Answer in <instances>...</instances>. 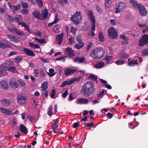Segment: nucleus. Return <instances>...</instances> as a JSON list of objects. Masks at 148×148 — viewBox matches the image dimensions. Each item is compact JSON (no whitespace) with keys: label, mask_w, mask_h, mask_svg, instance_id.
<instances>
[{"label":"nucleus","mask_w":148,"mask_h":148,"mask_svg":"<svg viewBox=\"0 0 148 148\" xmlns=\"http://www.w3.org/2000/svg\"><path fill=\"white\" fill-rule=\"evenodd\" d=\"M114 9L115 13H120L126 7L125 3L122 1L118 2L115 3Z\"/></svg>","instance_id":"39448f33"},{"label":"nucleus","mask_w":148,"mask_h":148,"mask_svg":"<svg viewBox=\"0 0 148 148\" xmlns=\"http://www.w3.org/2000/svg\"><path fill=\"white\" fill-rule=\"evenodd\" d=\"M84 125H85L86 127H92L94 125V123L92 122L88 123L87 124L86 123H84Z\"/></svg>","instance_id":"864d4df0"},{"label":"nucleus","mask_w":148,"mask_h":148,"mask_svg":"<svg viewBox=\"0 0 148 148\" xmlns=\"http://www.w3.org/2000/svg\"><path fill=\"white\" fill-rule=\"evenodd\" d=\"M85 88L84 89V94L87 96H90L93 94L95 90L94 83L92 82H88L84 84Z\"/></svg>","instance_id":"f03ea898"},{"label":"nucleus","mask_w":148,"mask_h":148,"mask_svg":"<svg viewBox=\"0 0 148 148\" xmlns=\"http://www.w3.org/2000/svg\"><path fill=\"white\" fill-rule=\"evenodd\" d=\"M77 71V69L75 67H69L66 68L64 73L65 76H68L73 74Z\"/></svg>","instance_id":"6e6552de"},{"label":"nucleus","mask_w":148,"mask_h":148,"mask_svg":"<svg viewBox=\"0 0 148 148\" xmlns=\"http://www.w3.org/2000/svg\"><path fill=\"white\" fill-rule=\"evenodd\" d=\"M55 27L56 28V31H55V32H57L58 33L60 32L59 30L60 28V25L57 24L56 25H55Z\"/></svg>","instance_id":"680f3d73"},{"label":"nucleus","mask_w":148,"mask_h":148,"mask_svg":"<svg viewBox=\"0 0 148 148\" xmlns=\"http://www.w3.org/2000/svg\"><path fill=\"white\" fill-rule=\"evenodd\" d=\"M13 8L14 10L16 11L17 12L18 11L19 9L21 7L20 4H18L16 5H13Z\"/></svg>","instance_id":"79ce46f5"},{"label":"nucleus","mask_w":148,"mask_h":148,"mask_svg":"<svg viewBox=\"0 0 148 148\" xmlns=\"http://www.w3.org/2000/svg\"><path fill=\"white\" fill-rule=\"evenodd\" d=\"M104 66V62H99L96 64L95 67L96 68L100 69L103 67Z\"/></svg>","instance_id":"c756f323"},{"label":"nucleus","mask_w":148,"mask_h":148,"mask_svg":"<svg viewBox=\"0 0 148 148\" xmlns=\"http://www.w3.org/2000/svg\"><path fill=\"white\" fill-rule=\"evenodd\" d=\"M19 129L20 130L25 134H27L28 132V130H27L26 127L25 126L21 124L20 126Z\"/></svg>","instance_id":"b1692460"},{"label":"nucleus","mask_w":148,"mask_h":148,"mask_svg":"<svg viewBox=\"0 0 148 148\" xmlns=\"http://www.w3.org/2000/svg\"><path fill=\"white\" fill-rule=\"evenodd\" d=\"M8 30L10 32L14 31L16 34L20 36H23L25 35V34L24 33L22 32L21 31L18 30L16 27L12 28V27H9L8 28Z\"/></svg>","instance_id":"4468645a"},{"label":"nucleus","mask_w":148,"mask_h":148,"mask_svg":"<svg viewBox=\"0 0 148 148\" xmlns=\"http://www.w3.org/2000/svg\"><path fill=\"white\" fill-rule=\"evenodd\" d=\"M74 62H78L79 63L83 62V57L79 58V57H77L75 59Z\"/></svg>","instance_id":"2f4dec72"},{"label":"nucleus","mask_w":148,"mask_h":148,"mask_svg":"<svg viewBox=\"0 0 148 148\" xmlns=\"http://www.w3.org/2000/svg\"><path fill=\"white\" fill-rule=\"evenodd\" d=\"M89 25L88 22H85L84 24V31H87L89 29Z\"/></svg>","instance_id":"58836bf2"},{"label":"nucleus","mask_w":148,"mask_h":148,"mask_svg":"<svg viewBox=\"0 0 148 148\" xmlns=\"http://www.w3.org/2000/svg\"><path fill=\"white\" fill-rule=\"evenodd\" d=\"M32 15L36 18L41 20V14L39 11L34 10L32 12Z\"/></svg>","instance_id":"4be33fe9"},{"label":"nucleus","mask_w":148,"mask_h":148,"mask_svg":"<svg viewBox=\"0 0 148 148\" xmlns=\"http://www.w3.org/2000/svg\"><path fill=\"white\" fill-rule=\"evenodd\" d=\"M105 53V51L103 49L99 47L92 50L91 52L90 55L94 59H100L104 56Z\"/></svg>","instance_id":"7ed1b4c3"},{"label":"nucleus","mask_w":148,"mask_h":148,"mask_svg":"<svg viewBox=\"0 0 148 148\" xmlns=\"http://www.w3.org/2000/svg\"><path fill=\"white\" fill-rule=\"evenodd\" d=\"M17 101L20 104H25L27 102V99L21 95H19L17 97Z\"/></svg>","instance_id":"9b49d317"},{"label":"nucleus","mask_w":148,"mask_h":148,"mask_svg":"<svg viewBox=\"0 0 148 148\" xmlns=\"http://www.w3.org/2000/svg\"><path fill=\"white\" fill-rule=\"evenodd\" d=\"M129 57V55L127 53H123L121 55V59L127 58Z\"/></svg>","instance_id":"49530a36"},{"label":"nucleus","mask_w":148,"mask_h":148,"mask_svg":"<svg viewBox=\"0 0 148 148\" xmlns=\"http://www.w3.org/2000/svg\"><path fill=\"white\" fill-rule=\"evenodd\" d=\"M64 53L65 55H67L66 57L68 56L69 57H71L74 56L75 55L73 52V50L70 47H67L66 48Z\"/></svg>","instance_id":"2eb2a0df"},{"label":"nucleus","mask_w":148,"mask_h":148,"mask_svg":"<svg viewBox=\"0 0 148 148\" xmlns=\"http://www.w3.org/2000/svg\"><path fill=\"white\" fill-rule=\"evenodd\" d=\"M29 11L27 9H23L21 10V13L24 14H26L28 13Z\"/></svg>","instance_id":"69168bd1"},{"label":"nucleus","mask_w":148,"mask_h":148,"mask_svg":"<svg viewBox=\"0 0 148 148\" xmlns=\"http://www.w3.org/2000/svg\"><path fill=\"white\" fill-rule=\"evenodd\" d=\"M42 16L41 17V20L45 19L47 17L48 15V11L47 8H45L42 12Z\"/></svg>","instance_id":"412c9836"},{"label":"nucleus","mask_w":148,"mask_h":148,"mask_svg":"<svg viewBox=\"0 0 148 148\" xmlns=\"http://www.w3.org/2000/svg\"><path fill=\"white\" fill-rule=\"evenodd\" d=\"M7 37L11 41L13 42H14L17 43L19 41V40L18 38L12 35L8 34L7 35Z\"/></svg>","instance_id":"aec40b11"},{"label":"nucleus","mask_w":148,"mask_h":148,"mask_svg":"<svg viewBox=\"0 0 148 148\" xmlns=\"http://www.w3.org/2000/svg\"><path fill=\"white\" fill-rule=\"evenodd\" d=\"M9 84L10 86L12 88L14 89L17 88L19 86L16 80L14 78L10 79L9 82Z\"/></svg>","instance_id":"9d476101"},{"label":"nucleus","mask_w":148,"mask_h":148,"mask_svg":"<svg viewBox=\"0 0 148 148\" xmlns=\"http://www.w3.org/2000/svg\"><path fill=\"white\" fill-rule=\"evenodd\" d=\"M23 52L28 56H35L34 52L32 51L28 48H23Z\"/></svg>","instance_id":"dca6fc26"},{"label":"nucleus","mask_w":148,"mask_h":148,"mask_svg":"<svg viewBox=\"0 0 148 148\" xmlns=\"http://www.w3.org/2000/svg\"><path fill=\"white\" fill-rule=\"evenodd\" d=\"M120 38L123 40L121 42L122 45H127L129 43L128 37L125 35H121L120 36Z\"/></svg>","instance_id":"f3484780"},{"label":"nucleus","mask_w":148,"mask_h":148,"mask_svg":"<svg viewBox=\"0 0 148 148\" xmlns=\"http://www.w3.org/2000/svg\"><path fill=\"white\" fill-rule=\"evenodd\" d=\"M68 91L67 90H66L62 94V97L63 98H65L68 94Z\"/></svg>","instance_id":"774afa93"},{"label":"nucleus","mask_w":148,"mask_h":148,"mask_svg":"<svg viewBox=\"0 0 148 148\" xmlns=\"http://www.w3.org/2000/svg\"><path fill=\"white\" fill-rule=\"evenodd\" d=\"M19 83L21 87H24L25 86L26 83L23 80L21 79H19L18 80Z\"/></svg>","instance_id":"a19ab883"},{"label":"nucleus","mask_w":148,"mask_h":148,"mask_svg":"<svg viewBox=\"0 0 148 148\" xmlns=\"http://www.w3.org/2000/svg\"><path fill=\"white\" fill-rule=\"evenodd\" d=\"M0 110L2 112L6 115H9L12 113V111L9 109H6L3 107L0 108Z\"/></svg>","instance_id":"5701e85b"},{"label":"nucleus","mask_w":148,"mask_h":148,"mask_svg":"<svg viewBox=\"0 0 148 148\" xmlns=\"http://www.w3.org/2000/svg\"><path fill=\"white\" fill-rule=\"evenodd\" d=\"M34 39H35V40L38 41V42H39V43H40L41 44H43L45 42V40L44 38H41L40 39H39L38 38H34Z\"/></svg>","instance_id":"c03bdc74"},{"label":"nucleus","mask_w":148,"mask_h":148,"mask_svg":"<svg viewBox=\"0 0 148 148\" xmlns=\"http://www.w3.org/2000/svg\"><path fill=\"white\" fill-rule=\"evenodd\" d=\"M124 60H120L116 61L115 63L118 65H122L124 63Z\"/></svg>","instance_id":"de8ad7c7"},{"label":"nucleus","mask_w":148,"mask_h":148,"mask_svg":"<svg viewBox=\"0 0 148 148\" xmlns=\"http://www.w3.org/2000/svg\"><path fill=\"white\" fill-rule=\"evenodd\" d=\"M36 1L38 4V6L41 8L43 5V3L42 0H36Z\"/></svg>","instance_id":"09e8293b"},{"label":"nucleus","mask_w":148,"mask_h":148,"mask_svg":"<svg viewBox=\"0 0 148 148\" xmlns=\"http://www.w3.org/2000/svg\"><path fill=\"white\" fill-rule=\"evenodd\" d=\"M49 71V73H48V74L50 77H52L56 74V73H54V70L53 69H50Z\"/></svg>","instance_id":"c9c22d12"},{"label":"nucleus","mask_w":148,"mask_h":148,"mask_svg":"<svg viewBox=\"0 0 148 148\" xmlns=\"http://www.w3.org/2000/svg\"><path fill=\"white\" fill-rule=\"evenodd\" d=\"M56 93V91L55 89H52L51 92V97L52 98H53L55 96Z\"/></svg>","instance_id":"13d9d810"},{"label":"nucleus","mask_w":148,"mask_h":148,"mask_svg":"<svg viewBox=\"0 0 148 148\" xmlns=\"http://www.w3.org/2000/svg\"><path fill=\"white\" fill-rule=\"evenodd\" d=\"M77 79V78H75L70 80L69 79L66 80L64 81L62 84L61 85L60 87H63L66 85H70L74 83Z\"/></svg>","instance_id":"ddd939ff"},{"label":"nucleus","mask_w":148,"mask_h":148,"mask_svg":"<svg viewBox=\"0 0 148 148\" xmlns=\"http://www.w3.org/2000/svg\"><path fill=\"white\" fill-rule=\"evenodd\" d=\"M3 64L0 65V77H3L6 75L7 73L3 69Z\"/></svg>","instance_id":"a878e982"},{"label":"nucleus","mask_w":148,"mask_h":148,"mask_svg":"<svg viewBox=\"0 0 148 148\" xmlns=\"http://www.w3.org/2000/svg\"><path fill=\"white\" fill-rule=\"evenodd\" d=\"M15 59L16 61V62H19L22 59V58L20 56H17L15 58Z\"/></svg>","instance_id":"0e129e2a"},{"label":"nucleus","mask_w":148,"mask_h":148,"mask_svg":"<svg viewBox=\"0 0 148 148\" xmlns=\"http://www.w3.org/2000/svg\"><path fill=\"white\" fill-rule=\"evenodd\" d=\"M109 37L111 39H114L117 38L118 33L116 30L113 27H110L108 31Z\"/></svg>","instance_id":"423d86ee"},{"label":"nucleus","mask_w":148,"mask_h":148,"mask_svg":"<svg viewBox=\"0 0 148 148\" xmlns=\"http://www.w3.org/2000/svg\"><path fill=\"white\" fill-rule=\"evenodd\" d=\"M81 36L80 35L78 36L76 38V40L78 42L79 44H82V41L81 39Z\"/></svg>","instance_id":"3c124183"},{"label":"nucleus","mask_w":148,"mask_h":148,"mask_svg":"<svg viewBox=\"0 0 148 148\" xmlns=\"http://www.w3.org/2000/svg\"><path fill=\"white\" fill-rule=\"evenodd\" d=\"M29 44L30 47H32L34 49H39L40 48L39 45L37 44H35L32 42H29Z\"/></svg>","instance_id":"f704fd0d"},{"label":"nucleus","mask_w":148,"mask_h":148,"mask_svg":"<svg viewBox=\"0 0 148 148\" xmlns=\"http://www.w3.org/2000/svg\"><path fill=\"white\" fill-rule=\"evenodd\" d=\"M63 36V33H62L61 34L56 36V41L59 45H61L62 43Z\"/></svg>","instance_id":"a211bd4d"},{"label":"nucleus","mask_w":148,"mask_h":148,"mask_svg":"<svg viewBox=\"0 0 148 148\" xmlns=\"http://www.w3.org/2000/svg\"><path fill=\"white\" fill-rule=\"evenodd\" d=\"M11 102L10 99L3 98L1 100V103L3 106L7 107L9 105Z\"/></svg>","instance_id":"6ab92c4d"},{"label":"nucleus","mask_w":148,"mask_h":148,"mask_svg":"<svg viewBox=\"0 0 148 148\" xmlns=\"http://www.w3.org/2000/svg\"><path fill=\"white\" fill-rule=\"evenodd\" d=\"M27 118L31 121H32L35 119V117L34 116H32L30 115L27 116Z\"/></svg>","instance_id":"052dcab7"},{"label":"nucleus","mask_w":148,"mask_h":148,"mask_svg":"<svg viewBox=\"0 0 148 148\" xmlns=\"http://www.w3.org/2000/svg\"><path fill=\"white\" fill-rule=\"evenodd\" d=\"M5 64L8 65H12L13 64V62L10 60H8L5 62Z\"/></svg>","instance_id":"e2e57ef3"},{"label":"nucleus","mask_w":148,"mask_h":148,"mask_svg":"<svg viewBox=\"0 0 148 148\" xmlns=\"http://www.w3.org/2000/svg\"><path fill=\"white\" fill-rule=\"evenodd\" d=\"M53 108L51 106H50L48 108V114L49 116H51L53 114V112L52 111Z\"/></svg>","instance_id":"a18cd8bd"},{"label":"nucleus","mask_w":148,"mask_h":148,"mask_svg":"<svg viewBox=\"0 0 148 148\" xmlns=\"http://www.w3.org/2000/svg\"><path fill=\"white\" fill-rule=\"evenodd\" d=\"M8 45L4 43L1 41H0V48L2 49H5L8 47Z\"/></svg>","instance_id":"473e14b6"},{"label":"nucleus","mask_w":148,"mask_h":148,"mask_svg":"<svg viewBox=\"0 0 148 148\" xmlns=\"http://www.w3.org/2000/svg\"><path fill=\"white\" fill-rule=\"evenodd\" d=\"M112 3L111 0H105V5L106 8H110Z\"/></svg>","instance_id":"72a5a7b5"},{"label":"nucleus","mask_w":148,"mask_h":148,"mask_svg":"<svg viewBox=\"0 0 148 148\" xmlns=\"http://www.w3.org/2000/svg\"><path fill=\"white\" fill-rule=\"evenodd\" d=\"M98 77L97 76L93 74H91L88 76V79H90L92 81H95L97 80Z\"/></svg>","instance_id":"c85d7f7f"},{"label":"nucleus","mask_w":148,"mask_h":148,"mask_svg":"<svg viewBox=\"0 0 148 148\" xmlns=\"http://www.w3.org/2000/svg\"><path fill=\"white\" fill-rule=\"evenodd\" d=\"M138 64L137 61L136 60H132V61L129 62L128 63V65L130 66H132L134 64Z\"/></svg>","instance_id":"4c0bfd02"},{"label":"nucleus","mask_w":148,"mask_h":148,"mask_svg":"<svg viewBox=\"0 0 148 148\" xmlns=\"http://www.w3.org/2000/svg\"><path fill=\"white\" fill-rule=\"evenodd\" d=\"M112 56L106 55V56L105 58L103 59V60H105L106 62H107V63H108L110 61L112 60Z\"/></svg>","instance_id":"cd10ccee"},{"label":"nucleus","mask_w":148,"mask_h":148,"mask_svg":"<svg viewBox=\"0 0 148 148\" xmlns=\"http://www.w3.org/2000/svg\"><path fill=\"white\" fill-rule=\"evenodd\" d=\"M40 76V77L43 78L45 76V74L42 69H40L39 71Z\"/></svg>","instance_id":"37998d69"},{"label":"nucleus","mask_w":148,"mask_h":148,"mask_svg":"<svg viewBox=\"0 0 148 148\" xmlns=\"http://www.w3.org/2000/svg\"><path fill=\"white\" fill-rule=\"evenodd\" d=\"M104 90H103L101 91H100L97 97L98 98V99L101 98L103 97V95L104 93Z\"/></svg>","instance_id":"8fccbe9b"},{"label":"nucleus","mask_w":148,"mask_h":148,"mask_svg":"<svg viewBox=\"0 0 148 148\" xmlns=\"http://www.w3.org/2000/svg\"><path fill=\"white\" fill-rule=\"evenodd\" d=\"M21 5L23 8L26 9L28 7V4L26 2H22Z\"/></svg>","instance_id":"bf43d9fd"},{"label":"nucleus","mask_w":148,"mask_h":148,"mask_svg":"<svg viewBox=\"0 0 148 148\" xmlns=\"http://www.w3.org/2000/svg\"><path fill=\"white\" fill-rule=\"evenodd\" d=\"M48 83L47 81L43 83L41 86V87L42 88V91H45L48 88L47 84Z\"/></svg>","instance_id":"7c9ffc66"},{"label":"nucleus","mask_w":148,"mask_h":148,"mask_svg":"<svg viewBox=\"0 0 148 148\" xmlns=\"http://www.w3.org/2000/svg\"><path fill=\"white\" fill-rule=\"evenodd\" d=\"M7 71L12 72L13 73H16L17 72L16 68L14 66H10L8 67V69Z\"/></svg>","instance_id":"bb28decb"},{"label":"nucleus","mask_w":148,"mask_h":148,"mask_svg":"<svg viewBox=\"0 0 148 148\" xmlns=\"http://www.w3.org/2000/svg\"><path fill=\"white\" fill-rule=\"evenodd\" d=\"M88 15L89 21L91 23V28L90 30L88 31V35L89 36H94L95 35L94 32V31L95 30V20L92 12L91 10L89 11Z\"/></svg>","instance_id":"f257e3e1"},{"label":"nucleus","mask_w":148,"mask_h":148,"mask_svg":"<svg viewBox=\"0 0 148 148\" xmlns=\"http://www.w3.org/2000/svg\"><path fill=\"white\" fill-rule=\"evenodd\" d=\"M142 53L145 56L148 55V48H146L144 49Z\"/></svg>","instance_id":"5fc2aeb1"},{"label":"nucleus","mask_w":148,"mask_h":148,"mask_svg":"<svg viewBox=\"0 0 148 148\" xmlns=\"http://www.w3.org/2000/svg\"><path fill=\"white\" fill-rule=\"evenodd\" d=\"M0 87L3 91H7L9 88L8 82L5 80H1L0 81Z\"/></svg>","instance_id":"1a4fd4ad"},{"label":"nucleus","mask_w":148,"mask_h":148,"mask_svg":"<svg viewBox=\"0 0 148 148\" xmlns=\"http://www.w3.org/2000/svg\"><path fill=\"white\" fill-rule=\"evenodd\" d=\"M71 20L76 25L78 24L82 20V14L80 11H77L72 15Z\"/></svg>","instance_id":"20e7f679"},{"label":"nucleus","mask_w":148,"mask_h":148,"mask_svg":"<svg viewBox=\"0 0 148 148\" xmlns=\"http://www.w3.org/2000/svg\"><path fill=\"white\" fill-rule=\"evenodd\" d=\"M70 32L73 33L74 35H75L76 34V28L75 27H73V26H72L71 28Z\"/></svg>","instance_id":"4d7b16f0"},{"label":"nucleus","mask_w":148,"mask_h":148,"mask_svg":"<svg viewBox=\"0 0 148 148\" xmlns=\"http://www.w3.org/2000/svg\"><path fill=\"white\" fill-rule=\"evenodd\" d=\"M130 1L132 6L136 9H138L141 5V4H138V3L134 0H130Z\"/></svg>","instance_id":"393cba45"},{"label":"nucleus","mask_w":148,"mask_h":148,"mask_svg":"<svg viewBox=\"0 0 148 148\" xmlns=\"http://www.w3.org/2000/svg\"><path fill=\"white\" fill-rule=\"evenodd\" d=\"M93 46V44L92 42H89L86 47L85 51H88L92 46Z\"/></svg>","instance_id":"ea45409f"},{"label":"nucleus","mask_w":148,"mask_h":148,"mask_svg":"<svg viewBox=\"0 0 148 148\" xmlns=\"http://www.w3.org/2000/svg\"><path fill=\"white\" fill-rule=\"evenodd\" d=\"M96 10L97 11V12L99 13H100L101 12V8L100 7V6L98 5H97L96 6Z\"/></svg>","instance_id":"338daca9"},{"label":"nucleus","mask_w":148,"mask_h":148,"mask_svg":"<svg viewBox=\"0 0 148 148\" xmlns=\"http://www.w3.org/2000/svg\"><path fill=\"white\" fill-rule=\"evenodd\" d=\"M74 41V40H73V37L72 36H71L70 38L69 39L68 44L69 45H71L73 43Z\"/></svg>","instance_id":"603ef678"},{"label":"nucleus","mask_w":148,"mask_h":148,"mask_svg":"<svg viewBox=\"0 0 148 148\" xmlns=\"http://www.w3.org/2000/svg\"><path fill=\"white\" fill-rule=\"evenodd\" d=\"M140 15L142 17L146 16L147 14L145 8L143 5H141L138 8Z\"/></svg>","instance_id":"f8f14e48"},{"label":"nucleus","mask_w":148,"mask_h":148,"mask_svg":"<svg viewBox=\"0 0 148 148\" xmlns=\"http://www.w3.org/2000/svg\"><path fill=\"white\" fill-rule=\"evenodd\" d=\"M99 40L101 42H103L104 41V38L103 36V34L101 32H100L99 34Z\"/></svg>","instance_id":"e433bc0d"},{"label":"nucleus","mask_w":148,"mask_h":148,"mask_svg":"<svg viewBox=\"0 0 148 148\" xmlns=\"http://www.w3.org/2000/svg\"><path fill=\"white\" fill-rule=\"evenodd\" d=\"M148 44V35L144 34L139 40L138 44L140 47H143Z\"/></svg>","instance_id":"0eeeda50"},{"label":"nucleus","mask_w":148,"mask_h":148,"mask_svg":"<svg viewBox=\"0 0 148 148\" xmlns=\"http://www.w3.org/2000/svg\"><path fill=\"white\" fill-rule=\"evenodd\" d=\"M83 47V45H81L79 44H77L75 45V48L77 49L82 48Z\"/></svg>","instance_id":"6e6d98bb"}]
</instances>
